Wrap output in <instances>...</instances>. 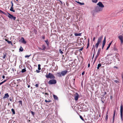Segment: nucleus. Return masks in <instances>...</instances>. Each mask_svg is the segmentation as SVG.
<instances>
[{
	"label": "nucleus",
	"mask_w": 123,
	"mask_h": 123,
	"mask_svg": "<svg viewBox=\"0 0 123 123\" xmlns=\"http://www.w3.org/2000/svg\"><path fill=\"white\" fill-rule=\"evenodd\" d=\"M101 66V64H98L97 66V69H98Z\"/></svg>",
	"instance_id": "b1692460"
},
{
	"label": "nucleus",
	"mask_w": 123,
	"mask_h": 123,
	"mask_svg": "<svg viewBox=\"0 0 123 123\" xmlns=\"http://www.w3.org/2000/svg\"><path fill=\"white\" fill-rule=\"evenodd\" d=\"M3 11L0 10V13H3Z\"/></svg>",
	"instance_id": "3c124183"
},
{
	"label": "nucleus",
	"mask_w": 123,
	"mask_h": 123,
	"mask_svg": "<svg viewBox=\"0 0 123 123\" xmlns=\"http://www.w3.org/2000/svg\"><path fill=\"white\" fill-rule=\"evenodd\" d=\"M106 43V37H105L104 38V39L103 41V43L102 44L104 45H105Z\"/></svg>",
	"instance_id": "a211bd4d"
},
{
	"label": "nucleus",
	"mask_w": 123,
	"mask_h": 123,
	"mask_svg": "<svg viewBox=\"0 0 123 123\" xmlns=\"http://www.w3.org/2000/svg\"><path fill=\"white\" fill-rule=\"evenodd\" d=\"M123 106L122 104H121V105L120 106V116L121 117V119L122 120V118H123Z\"/></svg>",
	"instance_id": "423d86ee"
},
{
	"label": "nucleus",
	"mask_w": 123,
	"mask_h": 123,
	"mask_svg": "<svg viewBox=\"0 0 123 123\" xmlns=\"http://www.w3.org/2000/svg\"><path fill=\"white\" fill-rule=\"evenodd\" d=\"M97 5H98L100 7H101V8H103L104 7V6L103 5V4L102 3V2L100 1L97 4Z\"/></svg>",
	"instance_id": "6e6552de"
},
{
	"label": "nucleus",
	"mask_w": 123,
	"mask_h": 123,
	"mask_svg": "<svg viewBox=\"0 0 123 123\" xmlns=\"http://www.w3.org/2000/svg\"><path fill=\"white\" fill-rule=\"evenodd\" d=\"M7 13L8 14L7 16L9 18L12 19H13L14 20H15L16 18V17H15L13 16L12 15L9 13Z\"/></svg>",
	"instance_id": "0eeeda50"
},
{
	"label": "nucleus",
	"mask_w": 123,
	"mask_h": 123,
	"mask_svg": "<svg viewBox=\"0 0 123 123\" xmlns=\"http://www.w3.org/2000/svg\"><path fill=\"white\" fill-rule=\"evenodd\" d=\"M108 113L107 112V113H106V115L105 117V122H106V123L107 122V119L108 118Z\"/></svg>",
	"instance_id": "4468645a"
},
{
	"label": "nucleus",
	"mask_w": 123,
	"mask_h": 123,
	"mask_svg": "<svg viewBox=\"0 0 123 123\" xmlns=\"http://www.w3.org/2000/svg\"><path fill=\"white\" fill-rule=\"evenodd\" d=\"M115 119V117L113 116V118H112V120H114Z\"/></svg>",
	"instance_id": "bf43d9fd"
},
{
	"label": "nucleus",
	"mask_w": 123,
	"mask_h": 123,
	"mask_svg": "<svg viewBox=\"0 0 123 123\" xmlns=\"http://www.w3.org/2000/svg\"><path fill=\"white\" fill-rule=\"evenodd\" d=\"M74 35L76 36H80L81 35V33H75L74 34Z\"/></svg>",
	"instance_id": "2eb2a0df"
},
{
	"label": "nucleus",
	"mask_w": 123,
	"mask_h": 123,
	"mask_svg": "<svg viewBox=\"0 0 123 123\" xmlns=\"http://www.w3.org/2000/svg\"><path fill=\"white\" fill-rule=\"evenodd\" d=\"M46 78H50L51 79H54L55 78V76L52 74L50 73H49L48 74H47L45 75Z\"/></svg>",
	"instance_id": "7ed1b4c3"
},
{
	"label": "nucleus",
	"mask_w": 123,
	"mask_h": 123,
	"mask_svg": "<svg viewBox=\"0 0 123 123\" xmlns=\"http://www.w3.org/2000/svg\"><path fill=\"white\" fill-rule=\"evenodd\" d=\"M2 13L4 14L5 15H7V13H6L5 12H3Z\"/></svg>",
	"instance_id": "a19ab883"
},
{
	"label": "nucleus",
	"mask_w": 123,
	"mask_h": 123,
	"mask_svg": "<svg viewBox=\"0 0 123 123\" xmlns=\"http://www.w3.org/2000/svg\"><path fill=\"white\" fill-rule=\"evenodd\" d=\"M100 53L98 52V53L97 54V55H99V54H100Z\"/></svg>",
	"instance_id": "4d7b16f0"
},
{
	"label": "nucleus",
	"mask_w": 123,
	"mask_h": 123,
	"mask_svg": "<svg viewBox=\"0 0 123 123\" xmlns=\"http://www.w3.org/2000/svg\"><path fill=\"white\" fill-rule=\"evenodd\" d=\"M118 38L120 40L121 43H123V37L121 35H120L118 37Z\"/></svg>",
	"instance_id": "9d476101"
},
{
	"label": "nucleus",
	"mask_w": 123,
	"mask_h": 123,
	"mask_svg": "<svg viewBox=\"0 0 123 123\" xmlns=\"http://www.w3.org/2000/svg\"><path fill=\"white\" fill-rule=\"evenodd\" d=\"M2 78L3 79H4L5 78V76L4 75H3L2 76Z\"/></svg>",
	"instance_id": "6e6d98bb"
},
{
	"label": "nucleus",
	"mask_w": 123,
	"mask_h": 123,
	"mask_svg": "<svg viewBox=\"0 0 123 123\" xmlns=\"http://www.w3.org/2000/svg\"><path fill=\"white\" fill-rule=\"evenodd\" d=\"M59 52L61 54L63 53V52H62V50L61 49H59Z\"/></svg>",
	"instance_id": "473e14b6"
},
{
	"label": "nucleus",
	"mask_w": 123,
	"mask_h": 123,
	"mask_svg": "<svg viewBox=\"0 0 123 123\" xmlns=\"http://www.w3.org/2000/svg\"><path fill=\"white\" fill-rule=\"evenodd\" d=\"M30 85H28V88H29L30 87Z\"/></svg>",
	"instance_id": "338daca9"
},
{
	"label": "nucleus",
	"mask_w": 123,
	"mask_h": 123,
	"mask_svg": "<svg viewBox=\"0 0 123 123\" xmlns=\"http://www.w3.org/2000/svg\"><path fill=\"white\" fill-rule=\"evenodd\" d=\"M114 81L116 83H117L119 82V81L117 80H114Z\"/></svg>",
	"instance_id": "4c0bfd02"
},
{
	"label": "nucleus",
	"mask_w": 123,
	"mask_h": 123,
	"mask_svg": "<svg viewBox=\"0 0 123 123\" xmlns=\"http://www.w3.org/2000/svg\"><path fill=\"white\" fill-rule=\"evenodd\" d=\"M9 97V95L8 93H6L4 95V96L3 97V99H5L6 98H8Z\"/></svg>",
	"instance_id": "ddd939ff"
},
{
	"label": "nucleus",
	"mask_w": 123,
	"mask_h": 123,
	"mask_svg": "<svg viewBox=\"0 0 123 123\" xmlns=\"http://www.w3.org/2000/svg\"><path fill=\"white\" fill-rule=\"evenodd\" d=\"M89 39H88V44H87V46H89Z\"/></svg>",
	"instance_id": "49530a36"
},
{
	"label": "nucleus",
	"mask_w": 123,
	"mask_h": 123,
	"mask_svg": "<svg viewBox=\"0 0 123 123\" xmlns=\"http://www.w3.org/2000/svg\"><path fill=\"white\" fill-rule=\"evenodd\" d=\"M18 103L19 104H20L22 106V101L21 100H19L18 101Z\"/></svg>",
	"instance_id": "c85d7f7f"
},
{
	"label": "nucleus",
	"mask_w": 123,
	"mask_h": 123,
	"mask_svg": "<svg viewBox=\"0 0 123 123\" xmlns=\"http://www.w3.org/2000/svg\"><path fill=\"white\" fill-rule=\"evenodd\" d=\"M103 9L99 7L98 6H97L95 7L94 8V11L96 12H98L102 11Z\"/></svg>",
	"instance_id": "20e7f679"
},
{
	"label": "nucleus",
	"mask_w": 123,
	"mask_h": 123,
	"mask_svg": "<svg viewBox=\"0 0 123 123\" xmlns=\"http://www.w3.org/2000/svg\"><path fill=\"white\" fill-rule=\"evenodd\" d=\"M105 45H104L102 44V49H103L104 48V46H105Z\"/></svg>",
	"instance_id": "8fccbe9b"
},
{
	"label": "nucleus",
	"mask_w": 123,
	"mask_h": 123,
	"mask_svg": "<svg viewBox=\"0 0 123 123\" xmlns=\"http://www.w3.org/2000/svg\"><path fill=\"white\" fill-rule=\"evenodd\" d=\"M23 49L22 46H20V47L19 49V51L22 52L23 50Z\"/></svg>",
	"instance_id": "aec40b11"
},
{
	"label": "nucleus",
	"mask_w": 123,
	"mask_h": 123,
	"mask_svg": "<svg viewBox=\"0 0 123 123\" xmlns=\"http://www.w3.org/2000/svg\"><path fill=\"white\" fill-rule=\"evenodd\" d=\"M31 113L32 115H33L34 116V115H35L34 113L32 111H31Z\"/></svg>",
	"instance_id": "c9c22d12"
},
{
	"label": "nucleus",
	"mask_w": 123,
	"mask_h": 123,
	"mask_svg": "<svg viewBox=\"0 0 123 123\" xmlns=\"http://www.w3.org/2000/svg\"><path fill=\"white\" fill-rule=\"evenodd\" d=\"M94 53H95V49H94Z\"/></svg>",
	"instance_id": "774afa93"
},
{
	"label": "nucleus",
	"mask_w": 123,
	"mask_h": 123,
	"mask_svg": "<svg viewBox=\"0 0 123 123\" xmlns=\"http://www.w3.org/2000/svg\"><path fill=\"white\" fill-rule=\"evenodd\" d=\"M11 6H12V7H13V3L12 2V1H11Z\"/></svg>",
	"instance_id": "ea45409f"
},
{
	"label": "nucleus",
	"mask_w": 123,
	"mask_h": 123,
	"mask_svg": "<svg viewBox=\"0 0 123 123\" xmlns=\"http://www.w3.org/2000/svg\"><path fill=\"white\" fill-rule=\"evenodd\" d=\"M68 72V71L67 70L62 71L61 72L57 73L56 75L59 77H61L62 76H64Z\"/></svg>",
	"instance_id": "f257e3e1"
},
{
	"label": "nucleus",
	"mask_w": 123,
	"mask_h": 123,
	"mask_svg": "<svg viewBox=\"0 0 123 123\" xmlns=\"http://www.w3.org/2000/svg\"><path fill=\"white\" fill-rule=\"evenodd\" d=\"M99 55H97H97H96V57H95V60H96V59H97V58L98 57Z\"/></svg>",
	"instance_id": "e433bc0d"
},
{
	"label": "nucleus",
	"mask_w": 123,
	"mask_h": 123,
	"mask_svg": "<svg viewBox=\"0 0 123 123\" xmlns=\"http://www.w3.org/2000/svg\"><path fill=\"white\" fill-rule=\"evenodd\" d=\"M116 112V111L114 110V114L113 116L115 117V112Z\"/></svg>",
	"instance_id": "2f4dec72"
},
{
	"label": "nucleus",
	"mask_w": 123,
	"mask_h": 123,
	"mask_svg": "<svg viewBox=\"0 0 123 123\" xmlns=\"http://www.w3.org/2000/svg\"><path fill=\"white\" fill-rule=\"evenodd\" d=\"M10 10L11 11L13 12H15V11L13 9V7H12V6H11V8L10 9Z\"/></svg>",
	"instance_id": "412c9836"
},
{
	"label": "nucleus",
	"mask_w": 123,
	"mask_h": 123,
	"mask_svg": "<svg viewBox=\"0 0 123 123\" xmlns=\"http://www.w3.org/2000/svg\"><path fill=\"white\" fill-rule=\"evenodd\" d=\"M40 66L41 65L40 64H39L38 65V69L39 70H40L41 69Z\"/></svg>",
	"instance_id": "a878e982"
},
{
	"label": "nucleus",
	"mask_w": 123,
	"mask_h": 123,
	"mask_svg": "<svg viewBox=\"0 0 123 123\" xmlns=\"http://www.w3.org/2000/svg\"><path fill=\"white\" fill-rule=\"evenodd\" d=\"M11 111L13 113V114H15V111L14 110V109H13V108L12 109H11Z\"/></svg>",
	"instance_id": "393cba45"
},
{
	"label": "nucleus",
	"mask_w": 123,
	"mask_h": 123,
	"mask_svg": "<svg viewBox=\"0 0 123 123\" xmlns=\"http://www.w3.org/2000/svg\"><path fill=\"white\" fill-rule=\"evenodd\" d=\"M7 42L9 44H11V43L12 44V43L11 41H10L8 40H7Z\"/></svg>",
	"instance_id": "f704fd0d"
},
{
	"label": "nucleus",
	"mask_w": 123,
	"mask_h": 123,
	"mask_svg": "<svg viewBox=\"0 0 123 123\" xmlns=\"http://www.w3.org/2000/svg\"><path fill=\"white\" fill-rule=\"evenodd\" d=\"M42 38L43 39H45V37L44 36H43V37Z\"/></svg>",
	"instance_id": "052dcab7"
},
{
	"label": "nucleus",
	"mask_w": 123,
	"mask_h": 123,
	"mask_svg": "<svg viewBox=\"0 0 123 123\" xmlns=\"http://www.w3.org/2000/svg\"><path fill=\"white\" fill-rule=\"evenodd\" d=\"M58 0L59 1L61 2V4L62 5V2L60 0Z\"/></svg>",
	"instance_id": "13d9d810"
},
{
	"label": "nucleus",
	"mask_w": 123,
	"mask_h": 123,
	"mask_svg": "<svg viewBox=\"0 0 123 123\" xmlns=\"http://www.w3.org/2000/svg\"><path fill=\"white\" fill-rule=\"evenodd\" d=\"M106 94V92H105L104 93V94L103 95V96H104Z\"/></svg>",
	"instance_id": "a18cd8bd"
},
{
	"label": "nucleus",
	"mask_w": 123,
	"mask_h": 123,
	"mask_svg": "<svg viewBox=\"0 0 123 123\" xmlns=\"http://www.w3.org/2000/svg\"><path fill=\"white\" fill-rule=\"evenodd\" d=\"M101 51V49L100 48H99L98 50V52L100 53Z\"/></svg>",
	"instance_id": "72a5a7b5"
},
{
	"label": "nucleus",
	"mask_w": 123,
	"mask_h": 123,
	"mask_svg": "<svg viewBox=\"0 0 123 123\" xmlns=\"http://www.w3.org/2000/svg\"><path fill=\"white\" fill-rule=\"evenodd\" d=\"M83 49V48L82 47V48H81L80 49H79V50H80V51H82V50Z\"/></svg>",
	"instance_id": "09e8293b"
},
{
	"label": "nucleus",
	"mask_w": 123,
	"mask_h": 123,
	"mask_svg": "<svg viewBox=\"0 0 123 123\" xmlns=\"http://www.w3.org/2000/svg\"><path fill=\"white\" fill-rule=\"evenodd\" d=\"M56 83V80L54 79L50 80L48 82L49 84L50 85L55 84Z\"/></svg>",
	"instance_id": "39448f33"
},
{
	"label": "nucleus",
	"mask_w": 123,
	"mask_h": 123,
	"mask_svg": "<svg viewBox=\"0 0 123 123\" xmlns=\"http://www.w3.org/2000/svg\"><path fill=\"white\" fill-rule=\"evenodd\" d=\"M7 80H4V81H2V82H3V83H4L5 82H6V81Z\"/></svg>",
	"instance_id": "c03bdc74"
},
{
	"label": "nucleus",
	"mask_w": 123,
	"mask_h": 123,
	"mask_svg": "<svg viewBox=\"0 0 123 123\" xmlns=\"http://www.w3.org/2000/svg\"><path fill=\"white\" fill-rule=\"evenodd\" d=\"M98 1V0H92V1L93 2H94V3H96Z\"/></svg>",
	"instance_id": "cd10ccee"
},
{
	"label": "nucleus",
	"mask_w": 123,
	"mask_h": 123,
	"mask_svg": "<svg viewBox=\"0 0 123 123\" xmlns=\"http://www.w3.org/2000/svg\"><path fill=\"white\" fill-rule=\"evenodd\" d=\"M35 86L36 87H38V84H36Z\"/></svg>",
	"instance_id": "58836bf2"
},
{
	"label": "nucleus",
	"mask_w": 123,
	"mask_h": 123,
	"mask_svg": "<svg viewBox=\"0 0 123 123\" xmlns=\"http://www.w3.org/2000/svg\"><path fill=\"white\" fill-rule=\"evenodd\" d=\"M113 41H112L111 43H110L109 44L108 46L107 47V49H106V50H107L110 47L111 44Z\"/></svg>",
	"instance_id": "dca6fc26"
},
{
	"label": "nucleus",
	"mask_w": 123,
	"mask_h": 123,
	"mask_svg": "<svg viewBox=\"0 0 123 123\" xmlns=\"http://www.w3.org/2000/svg\"><path fill=\"white\" fill-rule=\"evenodd\" d=\"M122 77L123 79V75H122Z\"/></svg>",
	"instance_id": "e2e57ef3"
},
{
	"label": "nucleus",
	"mask_w": 123,
	"mask_h": 123,
	"mask_svg": "<svg viewBox=\"0 0 123 123\" xmlns=\"http://www.w3.org/2000/svg\"><path fill=\"white\" fill-rule=\"evenodd\" d=\"M76 2L77 3L80 4V5H84V3H81L79 1H76Z\"/></svg>",
	"instance_id": "4be33fe9"
},
{
	"label": "nucleus",
	"mask_w": 123,
	"mask_h": 123,
	"mask_svg": "<svg viewBox=\"0 0 123 123\" xmlns=\"http://www.w3.org/2000/svg\"><path fill=\"white\" fill-rule=\"evenodd\" d=\"M3 83V82H2L0 83V86Z\"/></svg>",
	"instance_id": "5fc2aeb1"
},
{
	"label": "nucleus",
	"mask_w": 123,
	"mask_h": 123,
	"mask_svg": "<svg viewBox=\"0 0 123 123\" xmlns=\"http://www.w3.org/2000/svg\"><path fill=\"white\" fill-rule=\"evenodd\" d=\"M79 95L77 92L76 93V94L74 96V99L75 100H77L79 98Z\"/></svg>",
	"instance_id": "9b49d317"
},
{
	"label": "nucleus",
	"mask_w": 123,
	"mask_h": 123,
	"mask_svg": "<svg viewBox=\"0 0 123 123\" xmlns=\"http://www.w3.org/2000/svg\"><path fill=\"white\" fill-rule=\"evenodd\" d=\"M103 36H101L100 37H99L98 39L97 42L95 45V46L96 48L97 49L100 43L101 42L103 38Z\"/></svg>",
	"instance_id": "f03ea898"
},
{
	"label": "nucleus",
	"mask_w": 123,
	"mask_h": 123,
	"mask_svg": "<svg viewBox=\"0 0 123 123\" xmlns=\"http://www.w3.org/2000/svg\"><path fill=\"white\" fill-rule=\"evenodd\" d=\"M6 54H7L6 53H3V59H5V58Z\"/></svg>",
	"instance_id": "6ab92c4d"
},
{
	"label": "nucleus",
	"mask_w": 123,
	"mask_h": 123,
	"mask_svg": "<svg viewBox=\"0 0 123 123\" xmlns=\"http://www.w3.org/2000/svg\"><path fill=\"white\" fill-rule=\"evenodd\" d=\"M9 99L10 101H12V99L11 98H9Z\"/></svg>",
	"instance_id": "864d4df0"
},
{
	"label": "nucleus",
	"mask_w": 123,
	"mask_h": 123,
	"mask_svg": "<svg viewBox=\"0 0 123 123\" xmlns=\"http://www.w3.org/2000/svg\"><path fill=\"white\" fill-rule=\"evenodd\" d=\"M53 97H54V99H55L56 100H58V98L55 95H53Z\"/></svg>",
	"instance_id": "f3484780"
},
{
	"label": "nucleus",
	"mask_w": 123,
	"mask_h": 123,
	"mask_svg": "<svg viewBox=\"0 0 123 123\" xmlns=\"http://www.w3.org/2000/svg\"><path fill=\"white\" fill-rule=\"evenodd\" d=\"M95 37H94L93 38V41H95Z\"/></svg>",
	"instance_id": "603ef678"
},
{
	"label": "nucleus",
	"mask_w": 123,
	"mask_h": 123,
	"mask_svg": "<svg viewBox=\"0 0 123 123\" xmlns=\"http://www.w3.org/2000/svg\"><path fill=\"white\" fill-rule=\"evenodd\" d=\"M21 42L23 43L24 44H26L27 42H26L25 41L24 38L23 37H22L21 39L20 40Z\"/></svg>",
	"instance_id": "1a4fd4ad"
},
{
	"label": "nucleus",
	"mask_w": 123,
	"mask_h": 123,
	"mask_svg": "<svg viewBox=\"0 0 123 123\" xmlns=\"http://www.w3.org/2000/svg\"><path fill=\"white\" fill-rule=\"evenodd\" d=\"M39 70H36V71L37 73H39L40 72V71H39Z\"/></svg>",
	"instance_id": "37998d69"
},
{
	"label": "nucleus",
	"mask_w": 123,
	"mask_h": 123,
	"mask_svg": "<svg viewBox=\"0 0 123 123\" xmlns=\"http://www.w3.org/2000/svg\"><path fill=\"white\" fill-rule=\"evenodd\" d=\"M80 119H82L83 121H84V119L83 118V117L81 116H80Z\"/></svg>",
	"instance_id": "c756f323"
},
{
	"label": "nucleus",
	"mask_w": 123,
	"mask_h": 123,
	"mask_svg": "<svg viewBox=\"0 0 123 123\" xmlns=\"http://www.w3.org/2000/svg\"><path fill=\"white\" fill-rule=\"evenodd\" d=\"M31 55H26L25 56V58L29 57Z\"/></svg>",
	"instance_id": "7c9ffc66"
},
{
	"label": "nucleus",
	"mask_w": 123,
	"mask_h": 123,
	"mask_svg": "<svg viewBox=\"0 0 123 123\" xmlns=\"http://www.w3.org/2000/svg\"><path fill=\"white\" fill-rule=\"evenodd\" d=\"M114 120H112V123H114Z\"/></svg>",
	"instance_id": "69168bd1"
},
{
	"label": "nucleus",
	"mask_w": 123,
	"mask_h": 123,
	"mask_svg": "<svg viewBox=\"0 0 123 123\" xmlns=\"http://www.w3.org/2000/svg\"><path fill=\"white\" fill-rule=\"evenodd\" d=\"M85 74V72H83L82 73V75H83Z\"/></svg>",
	"instance_id": "de8ad7c7"
},
{
	"label": "nucleus",
	"mask_w": 123,
	"mask_h": 123,
	"mask_svg": "<svg viewBox=\"0 0 123 123\" xmlns=\"http://www.w3.org/2000/svg\"><path fill=\"white\" fill-rule=\"evenodd\" d=\"M45 95H48V94L47 93H45Z\"/></svg>",
	"instance_id": "0e129e2a"
},
{
	"label": "nucleus",
	"mask_w": 123,
	"mask_h": 123,
	"mask_svg": "<svg viewBox=\"0 0 123 123\" xmlns=\"http://www.w3.org/2000/svg\"><path fill=\"white\" fill-rule=\"evenodd\" d=\"M26 71V70L25 69H22L21 72L22 73H23L25 72Z\"/></svg>",
	"instance_id": "bb28decb"
},
{
	"label": "nucleus",
	"mask_w": 123,
	"mask_h": 123,
	"mask_svg": "<svg viewBox=\"0 0 123 123\" xmlns=\"http://www.w3.org/2000/svg\"><path fill=\"white\" fill-rule=\"evenodd\" d=\"M51 100H49V101H47L46 100H45V102H50L51 101Z\"/></svg>",
	"instance_id": "79ce46f5"
},
{
	"label": "nucleus",
	"mask_w": 123,
	"mask_h": 123,
	"mask_svg": "<svg viewBox=\"0 0 123 123\" xmlns=\"http://www.w3.org/2000/svg\"><path fill=\"white\" fill-rule=\"evenodd\" d=\"M42 48H38L42 50H44L46 49V46L44 45H43L42 46Z\"/></svg>",
	"instance_id": "f8f14e48"
},
{
	"label": "nucleus",
	"mask_w": 123,
	"mask_h": 123,
	"mask_svg": "<svg viewBox=\"0 0 123 123\" xmlns=\"http://www.w3.org/2000/svg\"><path fill=\"white\" fill-rule=\"evenodd\" d=\"M90 66V63H89L88 65V67H89Z\"/></svg>",
	"instance_id": "680f3d73"
},
{
	"label": "nucleus",
	"mask_w": 123,
	"mask_h": 123,
	"mask_svg": "<svg viewBox=\"0 0 123 123\" xmlns=\"http://www.w3.org/2000/svg\"><path fill=\"white\" fill-rule=\"evenodd\" d=\"M45 42L46 43L47 45L48 46L49 45V42L48 40H46L45 41Z\"/></svg>",
	"instance_id": "5701e85b"
}]
</instances>
